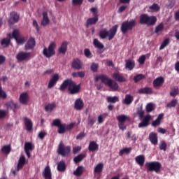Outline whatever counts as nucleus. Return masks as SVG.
<instances>
[{"label": "nucleus", "mask_w": 179, "mask_h": 179, "mask_svg": "<svg viewBox=\"0 0 179 179\" xmlns=\"http://www.w3.org/2000/svg\"><path fill=\"white\" fill-rule=\"evenodd\" d=\"M66 89H68L70 94H78L81 90V83L77 85L73 79H65L60 85L59 90L64 92Z\"/></svg>", "instance_id": "f257e3e1"}, {"label": "nucleus", "mask_w": 179, "mask_h": 179, "mask_svg": "<svg viewBox=\"0 0 179 179\" xmlns=\"http://www.w3.org/2000/svg\"><path fill=\"white\" fill-rule=\"evenodd\" d=\"M136 114H138L140 120H142L141 122L138 124L139 128H143L145 127H148L150 125V120L152 119V115L150 114H147V115H145V110L143 109V106H141V107H138L136 108Z\"/></svg>", "instance_id": "f03ea898"}, {"label": "nucleus", "mask_w": 179, "mask_h": 179, "mask_svg": "<svg viewBox=\"0 0 179 179\" xmlns=\"http://www.w3.org/2000/svg\"><path fill=\"white\" fill-rule=\"evenodd\" d=\"M118 27V24H115V26H113L109 31L108 29H102V30H100L99 31V37L102 39H105L108 37V40H112V38H114Z\"/></svg>", "instance_id": "7ed1b4c3"}, {"label": "nucleus", "mask_w": 179, "mask_h": 179, "mask_svg": "<svg viewBox=\"0 0 179 179\" xmlns=\"http://www.w3.org/2000/svg\"><path fill=\"white\" fill-rule=\"evenodd\" d=\"M157 22L156 16H149L147 13H143L140 16L139 22L141 24H147L148 26H154Z\"/></svg>", "instance_id": "20e7f679"}, {"label": "nucleus", "mask_w": 179, "mask_h": 179, "mask_svg": "<svg viewBox=\"0 0 179 179\" xmlns=\"http://www.w3.org/2000/svg\"><path fill=\"white\" fill-rule=\"evenodd\" d=\"M136 26V20L132 19L131 20H126L123 22L120 26V29L123 34H126L129 30H133L134 27Z\"/></svg>", "instance_id": "39448f33"}, {"label": "nucleus", "mask_w": 179, "mask_h": 179, "mask_svg": "<svg viewBox=\"0 0 179 179\" xmlns=\"http://www.w3.org/2000/svg\"><path fill=\"white\" fill-rule=\"evenodd\" d=\"M57 47V44L55 41H52L50 44H49L48 47H45L43 48V54L47 58H51L53 55H55L56 51L55 48Z\"/></svg>", "instance_id": "423d86ee"}, {"label": "nucleus", "mask_w": 179, "mask_h": 179, "mask_svg": "<svg viewBox=\"0 0 179 179\" xmlns=\"http://www.w3.org/2000/svg\"><path fill=\"white\" fill-rule=\"evenodd\" d=\"M145 166L148 171H155V173H159L160 169H162V163L160 162H148L145 163Z\"/></svg>", "instance_id": "0eeeda50"}, {"label": "nucleus", "mask_w": 179, "mask_h": 179, "mask_svg": "<svg viewBox=\"0 0 179 179\" xmlns=\"http://www.w3.org/2000/svg\"><path fill=\"white\" fill-rule=\"evenodd\" d=\"M57 152L62 156H68L71 152V146H65L63 141H61L58 146Z\"/></svg>", "instance_id": "6e6552de"}, {"label": "nucleus", "mask_w": 179, "mask_h": 179, "mask_svg": "<svg viewBox=\"0 0 179 179\" xmlns=\"http://www.w3.org/2000/svg\"><path fill=\"white\" fill-rule=\"evenodd\" d=\"M52 124L55 127H58L59 134H64V132H66V124H62V121L59 118H56L55 120H53Z\"/></svg>", "instance_id": "1a4fd4ad"}, {"label": "nucleus", "mask_w": 179, "mask_h": 179, "mask_svg": "<svg viewBox=\"0 0 179 179\" xmlns=\"http://www.w3.org/2000/svg\"><path fill=\"white\" fill-rule=\"evenodd\" d=\"M31 57V52H26L24 51H20V52L16 55V58L19 62L30 59Z\"/></svg>", "instance_id": "9d476101"}, {"label": "nucleus", "mask_w": 179, "mask_h": 179, "mask_svg": "<svg viewBox=\"0 0 179 179\" xmlns=\"http://www.w3.org/2000/svg\"><path fill=\"white\" fill-rule=\"evenodd\" d=\"M12 37H13L18 44H23L24 43V37H22L20 35V31L17 29H15L12 33Z\"/></svg>", "instance_id": "9b49d317"}, {"label": "nucleus", "mask_w": 179, "mask_h": 179, "mask_svg": "<svg viewBox=\"0 0 179 179\" xmlns=\"http://www.w3.org/2000/svg\"><path fill=\"white\" fill-rule=\"evenodd\" d=\"M42 175L45 179H52V173L50 169V166H49V164L45 166L42 173Z\"/></svg>", "instance_id": "f8f14e48"}, {"label": "nucleus", "mask_w": 179, "mask_h": 179, "mask_svg": "<svg viewBox=\"0 0 179 179\" xmlns=\"http://www.w3.org/2000/svg\"><path fill=\"white\" fill-rule=\"evenodd\" d=\"M20 16L17 15V12H10V18L8 19V23L10 24H14L15 23H17L19 21Z\"/></svg>", "instance_id": "ddd939ff"}, {"label": "nucleus", "mask_w": 179, "mask_h": 179, "mask_svg": "<svg viewBox=\"0 0 179 179\" xmlns=\"http://www.w3.org/2000/svg\"><path fill=\"white\" fill-rule=\"evenodd\" d=\"M71 66L73 69L80 70L82 69L83 66V64L79 58H76L73 59V62H71Z\"/></svg>", "instance_id": "4468645a"}, {"label": "nucleus", "mask_w": 179, "mask_h": 179, "mask_svg": "<svg viewBox=\"0 0 179 179\" xmlns=\"http://www.w3.org/2000/svg\"><path fill=\"white\" fill-rule=\"evenodd\" d=\"M35 45H36L35 38L34 37H30L24 45V49L34 50Z\"/></svg>", "instance_id": "2eb2a0df"}, {"label": "nucleus", "mask_w": 179, "mask_h": 179, "mask_svg": "<svg viewBox=\"0 0 179 179\" xmlns=\"http://www.w3.org/2000/svg\"><path fill=\"white\" fill-rule=\"evenodd\" d=\"M59 80V75L58 73H55L53 76L51 78L50 80L49 81L48 87L49 89L54 87V86H55V85L57 83Z\"/></svg>", "instance_id": "dca6fc26"}, {"label": "nucleus", "mask_w": 179, "mask_h": 179, "mask_svg": "<svg viewBox=\"0 0 179 179\" xmlns=\"http://www.w3.org/2000/svg\"><path fill=\"white\" fill-rule=\"evenodd\" d=\"M5 106L7 110L13 109V111H15L17 108H20L19 104H17V103H15L13 100H10L9 101H7Z\"/></svg>", "instance_id": "f3484780"}, {"label": "nucleus", "mask_w": 179, "mask_h": 179, "mask_svg": "<svg viewBox=\"0 0 179 179\" xmlns=\"http://www.w3.org/2000/svg\"><path fill=\"white\" fill-rule=\"evenodd\" d=\"M19 100L22 104H27L29 100V96L28 93L27 92L21 93Z\"/></svg>", "instance_id": "a211bd4d"}, {"label": "nucleus", "mask_w": 179, "mask_h": 179, "mask_svg": "<svg viewBox=\"0 0 179 179\" xmlns=\"http://www.w3.org/2000/svg\"><path fill=\"white\" fill-rule=\"evenodd\" d=\"M108 87H110V89L113 91H116L118 90L119 84L117 83V82H116V80H113V79H110L109 78Z\"/></svg>", "instance_id": "6ab92c4d"}, {"label": "nucleus", "mask_w": 179, "mask_h": 179, "mask_svg": "<svg viewBox=\"0 0 179 179\" xmlns=\"http://www.w3.org/2000/svg\"><path fill=\"white\" fill-rule=\"evenodd\" d=\"M113 79H115V80H117V82H126L127 80L124 75L122 73H119V72H115V73H113Z\"/></svg>", "instance_id": "aec40b11"}, {"label": "nucleus", "mask_w": 179, "mask_h": 179, "mask_svg": "<svg viewBox=\"0 0 179 179\" xmlns=\"http://www.w3.org/2000/svg\"><path fill=\"white\" fill-rule=\"evenodd\" d=\"M163 83H164V78H163V76H159L153 80L154 87H159V86H162Z\"/></svg>", "instance_id": "412c9836"}, {"label": "nucleus", "mask_w": 179, "mask_h": 179, "mask_svg": "<svg viewBox=\"0 0 179 179\" xmlns=\"http://www.w3.org/2000/svg\"><path fill=\"white\" fill-rule=\"evenodd\" d=\"M24 121L27 131H32L33 129V122L30 118L28 117H24Z\"/></svg>", "instance_id": "4be33fe9"}, {"label": "nucleus", "mask_w": 179, "mask_h": 179, "mask_svg": "<svg viewBox=\"0 0 179 179\" xmlns=\"http://www.w3.org/2000/svg\"><path fill=\"white\" fill-rule=\"evenodd\" d=\"M68 45H69L68 41H63V43H62L58 50L59 54H66L68 49Z\"/></svg>", "instance_id": "5701e85b"}, {"label": "nucleus", "mask_w": 179, "mask_h": 179, "mask_svg": "<svg viewBox=\"0 0 179 179\" xmlns=\"http://www.w3.org/2000/svg\"><path fill=\"white\" fill-rule=\"evenodd\" d=\"M149 139L153 145H157L158 142V136L156 132H150L149 134Z\"/></svg>", "instance_id": "b1692460"}, {"label": "nucleus", "mask_w": 179, "mask_h": 179, "mask_svg": "<svg viewBox=\"0 0 179 179\" xmlns=\"http://www.w3.org/2000/svg\"><path fill=\"white\" fill-rule=\"evenodd\" d=\"M84 107V101L82 99H76L74 103V108L76 110H82Z\"/></svg>", "instance_id": "393cba45"}, {"label": "nucleus", "mask_w": 179, "mask_h": 179, "mask_svg": "<svg viewBox=\"0 0 179 179\" xmlns=\"http://www.w3.org/2000/svg\"><path fill=\"white\" fill-rule=\"evenodd\" d=\"M26 159L25 156L22 155L20 156L17 166V171H19L21 169H22L23 166L25 164Z\"/></svg>", "instance_id": "a878e982"}, {"label": "nucleus", "mask_w": 179, "mask_h": 179, "mask_svg": "<svg viewBox=\"0 0 179 179\" xmlns=\"http://www.w3.org/2000/svg\"><path fill=\"white\" fill-rule=\"evenodd\" d=\"M138 93L145 94H152L153 93V89L152 87H142L138 90Z\"/></svg>", "instance_id": "bb28decb"}, {"label": "nucleus", "mask_w": 179, "mask_h": 179, "mask_svg": "<svg viewBox=\"0 0 179 179\" xmlns=\"http://www.w3.org/2000/svg\"><path fill=\"white\" fill-rule=\"evenodd\" d=\"M103 167L104 164L103 162L98 163L94 169V173H96V174H100V173H102Z\"/></svg>", "instance_id": "cd10ccee"}, {"label": "nucleus", "mask_w": 179, "mask_h": 179, "mask_svg": "<svg viewBox=\"0 0 179 179\" xmlns=\"http://www.w3.org/2000/svg\"><path fill=\"white\" fill-rule=\"evenodd\" d=\"M135 160L138 163V164H139L140 166H143L145 162V157L144 155H138V156H136Z\"/></svg>", "instance_id": "c85d7f7f"}, {"label": "nucleus", "mask_w": 179, "mask_h": 179, "mask_svg": "<svg viewBox=\"0 0 179 179\" xmlns=\"http://www.w3.org/2000/svg\"><path fill=\"white\" fill-rule=\"evenodd\" d=\"M88 149L91 152H94V150H97L99 149V145L95 142V141H91L88 146Z\"/></svg>", "instance_id": "c756f323"}, {"label": "nucleus", "mask_w": 179, "mask_h": 179, "mask_svg": "<svg viewBox=\"0 0 179 179\" xmlns=\"http://www.w3.org/2000/svg\"><path fill=\"white\" fill-rule=\"evenodd\" d=\"M134 100V96H131V94H126L124 100H122V103L124 104H131Z\"/></svg>", "instance_id": "7c9ffc66"}, {"label": "nucleus", "mask_w": 179, "mask_h": 179, "mask_svg": "<svg viewBox=\"0 0 179 179\" xmlns=\"http://www.w3.org/2000/svg\"><path fill=\"white\" fill-rule=\"evenodd\" d=\"M66 169V164L64 160H61L60 162H59L57 164L58 171H65Z\"/></svg>", "instance_id": "2f4dec72"}, {"label": "nucleus", "mask_w": 179, "mask_h": 179, "mask_svg": "<svg viewBox=\"0 0 179 179\" xmlns=\"http://www.w3.org/2000/svg\"><path fill=\"white\" fill-rule=\"evenodd\" d=\"M49 22H50V19H49L47 12H43L41 24L43 26H46L47 24H48Z\"/></svg>", "instance_id": "473e14b6"}, {"label": "nucleus", "mask_w": 179, "mask_h": 179, "mask_svg": "<svg viewBox=\"0 0 179 179\" xmlns=\"http://www.w3.org/2000/svg\"><path fill=\"white\" fill-rule=\"evenodd\" d=\"M97 19H94V17H89L87 20V22H85V27H90V26H92V24H96Z\"/></svg>", "instance_id": "72a5a7b5"}, {"label": "nucleus", "mask_w": 179, "mask_h": 179, "mask_svg": "<svg viewBox=\"0 0 179 179\" xmlns=\"http://www.w3.org/2000/svg\"><path fill=\"white\" fill-rule=\"evenodd\" d=\"M85 71H79L78 72H73L71 76L73 78H85Z\"/></svg>", "instance_id": "f704fd0d"}, {"label": "nucleus", "mask_w": 179, "mask_h": 179, "mask_svg": "<svg viewBox=\"0 0 179 179\" xmlns=\"http://www.w3.org/2000/svg\"><path fill=\"white\" fill-rule=\"evenodd\" d=\"M117 120L118 121H122L123 124H124L125 121L127 120H130L129 115H126L125 114H121L120 115H117Z\"/></svg>", "instance_id": "c9c22d12"}, {"label": "nucleus", "mask_w": 179, "mask_h": 179, "mask_svg": "<svg viewBox=\"0 0 179 179\" xmlns=\"http://www.w3.org/2000/svg\"><path fill=\"white\" fill-rule=\"evenodd\" d=\"M163 30H164V24L162 22L159 23V24H158L157 26H156L155 33H156L157 34H159L163 31Z\"/></svg>", "instance_id": "e433bc0d"}, {"label": "nucleus", "mask_w": 179, "mask_h": 179, "mask_svg": "<svg viewBox=\"0 0 179 179\" xmlns=\"http://www.w3.org/2000/svg\"><path fill=\"white\" fill-rule=\"evenodd\" d=\"M106 101L108 103H116L119 101V97L118 96H107Z\"/></svg>", "instance_id": "4c0bfd02"}, {"label": "nucleus", "mask_w": 179, "mask_h": 179, "mask_svg": "<svg viewBox=\"0 0 179 179\" xmlns=\"http://www.w3.org/2000/svg\"><path fill=\"white\" fill-rule=\"evenodd\" d=\"M134 66H135V62L134 61H131V59H128L127 61H126V64H125L126 68H128V69L131 71L132 69H134Z\"/></svg>", "instance_id": "58836bf2"}, {"label": "nucleus", "mask_w": 179, "mask_h": 179, "mask_svg": "<svg viewBox=\"0 0 179 179\" xmlns=\"http://www.w3.org/2000/svg\"><path fill=\"white\" fill-rule=\"evenodd\" d=\"M90 11L92 13L94 19H96V23L99 21V12L97 8H91Z\"/></svg>", "instance_id": "ea45409f"}, {"label": "nucleus", "mask_w": 179, "mask_h": 179, "mask_svg": "<svg viewBox=\"0 0 179 179\" xmlns=\"http://www.w3.org/2000/svg\"><path fill=\"white\" fill-rule=\"evenodd\" d=\"M84 171V167L83 166H78L76 171H74L73 174L75 176H81Z\"/></svg>", "instance_id": "a19ab883"}, {"label": "nucleus", "mask_w": 179, "mask_h": 179, "mask_svg": "<svg viewBox=\"0 0 179 179\" xmlns=\"http://www.w3.org/2000/svg\"><path fill=\"white\" fill-rule=\"evenodd\" d=\"M110 78L107 75H101V81L102 83H104L106 86H109L108 82H109Z\"/></svg>", "instance_id": "79ce46f5"}, {"label": "nucleus", "mask_w": 179, "mask_h": 179, "mask_svg": "<svg viewBox=\"0 0 179 179\" xmlns=\"http://www.w3.org/2000/svg\"><path fill=\"white\" fill-rule=\"evenodd\" d=\"M94 45L96 47V48H99V50H101L102 48H104V45L101 43L98 38L94 39Z\"/></svg>", "instance_id": "37998d69"}, {"label": "nucleus", "mask_w": 179, "mask_h": 179, "mask_svg": "<svg viewBox=\"0 0 179 179\" xmlns=\"http://www.w3.org/2000/svg\"><path fill=\"white\" fill-rule=\"evenodd\" d=\"M55 107H57L56 103H50L45 106V111H52Z\"/></svg>", "instance_id": "c03bdc74"}, {"label": "nucleus", "mask_w": 179, "mask_h": 179, "mask_svg": "<svg viewBox=\"0 0 179 179\" xmlns=\"http://www.w3.org/2000/svg\"><path fill=\"white\" fill-rule=\"evenodd\" d=\"M35 146L33 145L32 142H25L24 143V149H27L30 152V150H34Z\"/></svg>", "instance_id": "a18cd8bd"}, {"label": "nucleus", "mask_w": 179, "mask_h": 179, "mask_svg": "<svg viewBox=\"0 0 179 179\" xmlns=\"http://www.w3.org/2000/svg\"><path fill=\"white\" fill-rule=\"evenodd\" d=\"M85 157V155H84L83 153H80V155H78L74 157L73 161L76 163H79V162H81Z\"/></svg>", "instance_id": "49530a36"}, {"label": "nucleus", "mask_w": 179, "mask_h": 179, "mask_svg": "<svg viewBox=\"0 0 179 179\" xmlns=\"http://www.w3.org/2000/svg\"><path fill=\"white\" fill-rule=\"evenodd\" d=\"M145 75H143V73H138V75H136L134 77V80L135 83L139 82L140 80H142L143 79H145Z\"/></svg>", "instance_id": "de8ad7c7"}, {"label": "nucleus", "mask_w": 179, "mask_h": 179, "mask_svg": "<svg viewBox=\"0 0 179 179\" xmlns=\"http://www.w3.org/2000/svg\"><path fill=\"white\" fill-rule=\"evenodd\" d=\"M170 44V39L169 38H165L161 45L159 46V50H164L167 45Z\"/></svg>", "instance_id": "09e8293b"}, {"label": "nucleus", "mask_w": 179, "mask_h": 179, "mask_svg": "<svg viewBox=\"0 0 179 179\" xmlns=\"http://www.w3.org/2000/svg\"><path fill=\"white\" fill-rule=\"evenodd\" d=\"M8 97V94H6V92L2 89V85L0 82V99H6Z\"/></svg>", "instance_id": "8fccbe9b"}, {"label": "nucleus", "mask_w": 179, "mask_h": 179, "mask_svg": "<svg viewBox=\"0 0 179 179\" xmlns=\"http://www.w3.org/2000/svg\"><path fill=\"white\" fill-rule=\"evenodd\" d=\"M149 9L154 10L155 12H158L160 10V6L158 5V3H152V5L149 6Z\"/></svg>", "instance_id": "3c124183"}, {"label": "nucleus", "mask_w": 179, "mask_h": 179, "mask_svg": "<svg viewBox=\"0 0 179 179\" xmlns=\"http://www.w3.org/2000/svg\"><path fill=\"white\" fill-rule=\"evenodd\" d=\"M131 150V148H123V149H121L119 152V155L120 156H122L124 153H130Z\"/></svg>", "instance_id": "603ef678"}, {"label": "nucleus", "mask_w": 179, "mask_h": 179, "mask_svg": "<svg viewBox=\"0 0 179 179\" xmlns=\"http://www.w3.org/2000/svg\"><path fill=\"white\" fill-rule=\"evenodd\" d=\"M11 149H12V148H11L10 145H4V146H3L1 150L4 153H10Z\"/></svg>", "instance_id": "864d4df0"}, {"label": "nucleus", "mask_w": 179, "mask_h": 179, "mask_svg": "<svg viewBox=\"0 0 179 179\" xmlns=\"http://www.w3.org/2000/svg\"><path fill=\"white\" fill-rule=\"evenodd\" d=\"M159 149L161 150H164V151L167 150V143H166L165 141H160Z\"/></svg>", "instance_id": "5fc2aeb1"}, {"label": "nucleus", "mask_w": 179, "mask_h": 179, "mask_svg": "<svg viewBox=\"0 0 179 179\" xmlns=\"http://www.w3.org/2000/svg\"><path fill=\"white\" fill-rule=\"evenodd\" d=\"M145 108H146L147 113H150L151 111H153L155 110V107L152 103H148L146 105Z\"/></svg>", "instance_id": "6e6d98bb"}, {"label": "nucleus", "mask_w": 179, "mask_h": 179, "mask_svg": "<svg viewBox=\"0 0 179 179\" xmlns=\"http://www.w3.org/2000/svg\"><path fill=\"white\" fill-rule=\"evenodd\" d=\"M96 118L95 117H91V115H88V118H87V122H88V125H94V122H96Z\"/></svg>", "instance_id": "4d7b16f0"}, {"label": "nucleus", "mask_w": 179, "mask_h": 179, "mask_svg": "<svg viewBox=\"0 0 179 179\" xmlns=\"http://www.w3.org/2000/svg\"><path fill=\"white\" fill-rule=\"evenodd\" d=\"M177 103H178V100L176 99H173V100H171V101H170L166 104V107H169V108L176 107V106H177Z\"/></svg>", "instance_id": "13d9d810"}, {"label": "nucleus", "mask_w": 179, "mask_h": 179, "mask_svg": "<svg viewBox=\"0 0 179 179\" xmlns=\"http://www.w3.org/2000/svg\"><path fill=\"white\" fill-rule=\"evenodd\" d=\"M178 94V87H173L170 92V95L173 97H176Z\"/></svg>", "instance_id": "bf43d9fd"}, {"label": "nucleus", "mask_w": 179, "mask_h": 179, "mask_svg": "<svg viewBox=\"0 0 179 179\" xmlns=\"http://www.w3.org/2000/svg\"><path fill=\"white\" fill-rule=\"evenodd\" d=\"M99 68V64H96V62H92L91 64V71L92 72H97Z\"/></svg>", "instance_id": "052dcab7"}, {"label": "nucleus", "mask_w": 179, "mask_h": 179, "mask_svg": "<svg viewBox=\"0 0 179 179\" xmlns=\"http://www.w3.org/2000/svg\"><path fill=\"white\" fill-rule=\"evenodd\" d=\"M84 0H72L71 3L74 6H81L83 5Z\"/></svg>", "instance_id": "680f3d73"}, {"label": "nucleus", "mask_w": 179, "mask_h": 179, "mask_svg": "<svg viewBox=\"0 0 179 179\" xmlns=\"http://www.w3.org/2000/svg\"><path fill=\"white\" fill-rule=\"evenodd\" d=\"M145 61H146V55H141V57H139V58H138L139 64H141V65H143L145 64Z\"/></svg>", "instance_id": "e2e57ef3"}, {"label": "nucleus", "mask_w": 179, "mask_h": 179, "mask_svg": "<svg viewBox=\"0 0 179 179\" xmlns=\"http://www.w3.org/2000/svg\"><path fill=\"white\" fill-rule=\"evenodd\" d=\"M10 43V38H3L1 41V45H9Z\"/></svg>", "instance_id": "0e129e2a"}, {"label": "nucleus", "mask_w": 179, "mask_h": 179, "mask_svg": "<svg viewBox=\"0 0 179 179\" xmlns=\"http://www.w3.org/2000/svg\"><path fill=\"white\" fill-rule=\"evenodd\" d=\"M8 113L6 110H0V120H1L2 118H5V117H6Z\"/></svg>", "instance_id": "69168bd1"}, {"label": "nucleus", "mask_w": 179, "mask_h": 179, "mask_svg": "<svg viewBox=\"0 0 179 179\" xmlns=\"http://www.w3.org/2000/svg\"><path fill=\"white\" fill-rule=\"evenodd\" d=\"M106 117V114H100V115L98 116V122L99 124H102L103 122V117Z\"/></svg>", "instance_id": "338daca9"}, {"label": "nucleus", "mask_w": 179, "mask_h": 179, "mask_svg": "<svg viewBox=\"0 0 179 179\" xmlns=\"http://www.w3.org/2000/svg\"><path fill=\"white\" fill-rule=\"evenodd\" d=\"M127 7V5H122V6H120L117 10L118 13H122L123 12H124Z\"/></svg>", "instance_id": "774afa93"}]
</instances>
